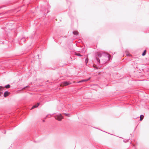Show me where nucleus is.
I'll return each mask as SVG.
<instances>
[{
	"instance_id": "obj_14",
	"label": "nucleus",
	"mask_w": 149,
	"mask_h": 149,
	"mask_svg": "<svg viewBox=\"0 0 149 149\" xmlns=\"http://www.w3.org/2000/svg\"><path fill=\"white\" fill-rule=\"evenodd\" d=\"M88 61V58H87L85 59V63L86 64H87Z\"/></svg>"
},
{
	"instance_id": "obj_4",
	"label": "nucleus",
	"mask_w": 149,
	"mask_h": 149,
	"mask_svg": "<svg viewBox=\"0 0 149 149\" xmlns=\"http://www.w3.org/2000/svg\"><path fill=\"white\" fill-rule=\"evenodd\" d=\"M4 67H1L0 68V74H3L5 73V72H4L2 71V70L4 69Z\"/></svg>"
},
{
	"instance_id": "obj_3",
	"label": "nucleus",
	"mask_w": 149,
	"mask_h": 149,
	"mask_svg": "<svg viewBox=\"0 0 149 149\" xmlns=\"http://www.w3.org/2000/svg\"><path fill=\"white\" fill-rule=\"evenodd\" d=\"M95 61L97 62V64H99L100 63V60L97 57H96L95 58Z\"/></svg>"
},
{
	"instance_id": "obj_6",
	"label": "nucleus",
	"mask_w": 149,
	"mask_h": 149,
	"mask_svg": "<svg viewBox=\"0 0 149 149\" xmlns=\"http://www.w3.org/2000/svg\"><path fill=\"white\" fill-rule=\"evenodd\" d=\"M90 78H91V77H90L87 79H84V80H81V81L78 82L79 83V82H84V81H88V80H89Z\"/></svg>"
},
{
	"instance_id": "obj_16",
	"label": "nucleus",
	"mask_w": 149,
	"mask_h": 149,
	"mask_svg": "<svg viewBox=\"0 0 149 149\" xmlns=\"http://www.w3.org/2000/svg\"><path fill=\"white\" fill-rule=\"evenodd\" d=\"M4 88L1 86H0V91H2V90Z\"/></svg>"
},
{
	"instance_id": "obj_22",
	"label": "nucleus",
	"mask_w": 149,
	"mask_h": 149,
	"mask_svg": "<svg viewBox=\"0 0 149 149\" xmlns=\"http://www.w3.org/2000/svg\"><path fill=\"white\" fill-rule=\"evenodd\" d=\"M46 14H44V15H45V16H46Z\"/></svg>"
},
{
	"instance_id": "obj_5",
	"label": "nucleus",
	"mask_w": 149,
	"mask_h": 149,
	"mask_svg": "<svg viewBox=\"0 0 149 149\" xmlns=\"http://www.w3.org/2000/svg\"><path fill=\"white\" fill-rule=\"evenodd\" d=\"M40 105V103H38L37 104H35L34 106H33L31 109H33L37 107L39 105Z\"/></svg>"
},
{
	"instance_id": "obj_24",
	"label": "nucleus",
	"mask_w": 149,
	"mask_h": 149,
	"mask_svg": "<svg viewBox=\"0 0 149 149\" xmlns=\"http://www.w3.org/2000/svg\"><path fill=\"white\" fill-rule=\"evenodd\" d=\"M55 68H54V69L52 68V69H53V70H55Z\"/></svg>"
},
{
	"instance_id": "obj_11",
	"label": "nucleus",
	"mask_w": 149,
	"mask_h": 149,
	"mask_svg": "<svg viewBox=\"0 0 149 149\" xmlns=\"http://www.w3.org/2000/svg\"><path fill=\"white\" fill-rule=\"evenodd\" d=\"M146 50L145 49L143 51V52L142 53V55L143 56H144L146 54Z\"/></svg>"
},
{
	"instance_id": "obj_2",
	"label": "nucleus",
	"mask_w": 149,
	"mask_h": 149,
	"mask_svg": "<svg viewBox=\"0 0 149 149\" xmlns=\"http://www.w3.org/2000/svg\"><path fill=\"white\" fill-rule=\"evenodd\" d=\"M71 83L69 82L66 81L60 85L61 86L64 87L70 84Z\"/></svg>"
},
{
	"instance_id": "obj_15",
	"label": "nucleus",
	"mask_w": 149,
	"mask_h": 149,
	"mask_svg": "<svg viewBox=\"0 0 149 149\" xmlns=\"http://www.w3.org/2000/svg\"><path fill=\"white\" fill-rule=\"evenodd\" d=\"M10 87V85L9 84H8L6 86H5V87L7 88H9Z\"/></svg>"
},
{
	"instance_id": "obj_9",
	"label": "nucleus",
	"mask_w": 149,
	"mask_h": 149,
	"mask_svg": "<svg viewBox=\"0 0 149 149\" xmlns=\"http://www.w3.org/2000/svg\"><path fill=\"white\" fill-rule=\"evenodd\" d=\"M21 42H24L26 41V39L24 38H23L20 39Z\"/></svg>"
},
{
	"instance_id": "obj_12",
	"label": "nucleus",
	"mask_w": 149,
	"mask_h": 149,
	"mask_svg": "<svg viewBox=\"0 0 149 149\" xmlns=\"http://www.w3.org/2000/svg\"><path fill=\"white\" fill-rule=\"evenodd\" d=\"M143 118H144V116L143 115H141L140 116V121H141L143 119Z\"/></svg>"
},
{
	"instance_id": "obj_17",
	"label": "nucleus",
	"mask_w": 149,
	"mask_h": 149,
	"mask_svg": "<svg viewBox=\"0 0 149 149\" xmlns=\"http://www.w3.org/2000/svg\"><path fill=\"white\" fill-rule=\"evenodd\" d=\"M64 115H65L66 116L69 117L70 116V114H67V113H64Z\"/></svg>"
},
{
	"instance_id": "obj_26",
	"label": "nucleus",
	"mask_w": 149,
	"mask_h": 149,
	"mask_svg": "<svg viewBox=\"0 0 149 149\" xmlns=\"http://www.w3.org/2000/svg\"><path fill=\"white\" fill-rule=\"evenodd\" d=\"M53 38L54 39V37H53Z\"/></svg>"
},
{
	"instance_id": "obj_27",
	"label": "nucleus",
	"mask_w": 149,
	"mask_h": 149,
	"mask_svg": "<svg viewBox=\"0 0 149 149\" xmlns=\"http://www.w3.org/2000/svg\"><path fill=\"white\" fill-rule=\"evenodd\" d=\"M1 14V13H0V14Z\"/></svg>"
},
{
	"instance_id": "obj_20",
	"label": "nucleus",
	"mask_w": 149,
	"mask_h": 149,
	"mask_svg": "<svg viewBox=\"0 0 149 149\" xmlns=\"http://www.w3.org/2000/svg\"><path fill=\"white\" fill-rule=\"evenodd\" d=\"M2 94V93L1 92H0V96Z\"/></svg>"
},
{
	"instance_id": "obj_10",
	"label": "nucleus",
	"mask_w": 149,
	"mask_h": 149,
	"mask_svg": "<svg viewBox=\"0 0 149 149\" xmlns=\"http://www.w3.org/2000/svg\"><path fill=\"white\" fill-rule=\"evenodd\" d=\"M72 33H73V34L74 35H77L78 34V33L77 31H73V32H72Z\"/></svg>"
},
{
	"instance_id": "obj_13",
	"label": "nucleus",
	"mask_w": 149,
	"mask_h": 149,
	"mask_svg": "<svg viewBox=\"0 0 149 149\" xmlns=\"http://www.w3.org/2000/svg\"><path fill=\"white\" fill-rule=\"evenodd\" d=\"M97 55L98 57H100L102 56V54L100 53H99L97 54Z\"/></svg>"
},
{
	"instance_id": "obj_7",
	"label": "nucleus",
	"mask_w": 149,
	"mask_h": 149,
	"mask_svg": "<svg viewBox=\"0 0 149 149\" xmlns=\"http://www.w3.org/2000/svg\"><path fill=\"white\" fill-rule=\"evenodd\" d=\"M74 54L77 56H83L82 55H81L79 53H77V52H75L74 53Z\"/></svg>"
},
{
	"instance_id": "obj_23",
	"label": "nucleus",
	"mask_w": 149,
	"mask_h": 149,
	"mask_svg": "<svg viewBox=\"0 0 149 149\" xmlns=\"http://www.w3.org/2000/svg\"><path fill=\"white\" fill-rule=\"evenodd\" d=\"M38 57H39V54L38 55Z\"/></svg>"
},
{
	"instance_id": "obj_19",
	"label": "nucleus",
	"mask_w": 149,
	"mask_h": 149,
	"mask_svg": "<svg viewBox=\"0 0 149 149\" xmlns=\"http://www.w3.org/2000/svg\"><path fill=\"white\" fill-rule=\"evenodd\" d=\"M126 56H130V54H127Z\"/></svg>"
},
{
	"instance_id": "obj_21",
	"label": "nucleus",
	"mask_w": 149,
	"mask_h": 149,
	"mask_svg": "<svg viewBox=\"0 0 149 149\" xmlns=\"http://www.w3.org/2000/svg\"><path fill=\"white\" fill-rule=\"evenodd\" d=\"M49 12V10H48V11H47V13H48V12Z\"/></svg>"
},
{
	"instance_id": "obj_1",
	"label": "nucleus",
	"mask_w": 149,
	"mask_h": 149,
	"mask_svg": "<svg viewBox=\"0 0 149 149\" xmlns=\"http://www.w3.org/2000/svg\"><path fill=\"white\" fill-rule=\"evenodd\" d=\"M63 118V116L60 114H58L55 116V119L59 121H61Z\"/></svg>"
},
{
	"instance_id": "obj_25",
	"label": "nucleus",
	"mask_w": 149,
	"mask_h": 149,
	"mask_svg": "<svg viewBox=\"0 0 149 149\" xmlns=\"http://www.w3.org/2000/svg\"><path fill=\"white\" fill-rule=\"evenodd\" d=\"M1 8V7H0V8Z\"/></svg>"
},
{
	"instance_id": "obj_8",
	"label": "nucleus",
	"mask_w": 149,
	"mask_h": 149,
	"mask_svg": "<svg viewBox=\"0 0 149 149\" xmlns=\"http://www.w3.org/2000/svg\"><path fill=\"white\" fill-rule=\"evenodd\" d=\"M9 93L7 91L5 92L4 93V96L6 97L8 95Z\"/></svg>"
},
{
	"instance_id": "obj_18",
	"label": "nucleus",
	"mask_w": 149,
	"mask_h": 149,
	"mask_svg": "<svg viewBox=\"0 0 149 149\" xmlns=\"http://www.w3.org/2000/svg\"><path fill=\"white\" fill-rule=\"evenodd\" d=\"M51 7L49 5H47V8L48 9L50 8Z\"/></svg>"
}]
</instances>
